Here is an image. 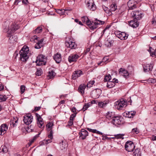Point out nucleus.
Masks as SVG:
<instances>
[{
    "instance_id": "22",
    "label": "nucleus",
    "mask_w": 156,
    "mask_h": 156,
    "mask_svg": "<svg viewBox=\"0 0 156 156\" xmlns=\"http://www.w3.org/2000/svg\"><path fill=\"white\" fill-rule=\"evenodd\" d=\"M44 38H42L40 40H38L35 45V48L37 49H39L41 48L44 45Z\"/></svg>"
},
{
    "instance_id": "46",
    "label": "nucleus",
    "mask_w": 156,
    "mask_h": 156,
    "mask_svg": "<svg viewBox=\"0 0 156 156\" xmlns=\"http://www.w3.org/2000/svg\"><path fill=\"white\" fill-rule=\"evenodd\" d=\"M39 40V38L37 37V36H34L33 37L31 38L30 40L31 41H34V42H37Z\"/></svg>"
},
{
    "instance_id": "31",
    "label": "nucleus",
    "mask_w": 156,
    "mask_h": 156,
    "mask_svg": "<svg viewBox=\"0 0 156 156\" xmlns=\"http://www.w3.org/2000/svg\"><path fill=\"white\" fill-rule=\"evenodd\" d=\"M68 145L66 142H64L62 140L60 143V148L62 150H64L67 147Z\"/></svg>"
},
{
    "instance_id": "23",
    "label": "nucleus",
    "mask_w": 156,
    "mask_h": 156,
    "mask_svg": "<svg viewBox=\"0 0 156 156\" xmlns=\"http://www.w3.org/2000/svg\"><path fill=\"white\" fill-rule=\"evenodd\" d=\"M138 20L134 19L133 20L129 22V25L133 28L137 27L139 25Z\"/></svg>"
},
{
    "instance_id": "32",
    "label": "nucleus",
    "mask_w": 156,
    "mask_h": 156,
    "mask_svg": "<svg viewBox=\"0 0 156 156\" xmlns=\"http://www.w3.org/2000/svg\"><path fill=\"white\" fill-rule=\"evenodd\" d=\"M115 116L114 113L112 112H108L106 113V118L108 119H112Z\"/></svg>"
},
{
    "instance_id": "51",
    "label": "nucleus",
    "mask_w": 156,
    "mask_h": 156,
    "mask_svg": "<svg viewBox=\"0 0 156 156\" xmlns=\"http://www.w3.org/2000/svg\"><path fill=\"white\" fill-rule=\"evenodd\" d=\"M25 87L24 85H21L20 87V89L21 93V94H23L25 91Z\"/></svg>"
},
{
    "instance_id": "15",
    "label": "nucleus",
    "mask_w": 156,
    "mask_h": 156,
    "mask_svg": "<svg viewBox=\"0 0 156 156\" xmlns=\"http://www.w3.org/2000/svg\"><path fill=\"white\" fill-rule=\"evenodd\" d=\"M36 116L37 118V124L40 128H43L44 126V122L43 121V119L40 115H39L37 113L36 114Z\"/></svg>"
},
{
    "instance_id": "38",
    "label": "nucleus",
    "mask_w": 156,
    "mask_h": 156,
    "mask_svg": "<svg viewBox=\"0 0 156 156\" xmlns=\"http://www.w3.org/2000/svg\"><path fill=\"white\" fill-rule=\"evenodd\" d=\"M81 20L83 22L86 23L87 25L90 23V21L89 20L88 17L86 16H84L81 18Z\"/></svg>"
},
{
    "instance_id": "60",
    "label": "nucleus",
    "mask_w": 156,
    "mask_h": 156,
    "mask_svg": "<svg viewBox=\"0 0 156 156\" xmlns=\"http://www.w3.org/2000/svg\"><path fill=\"white\" fill-rule=\"evenodd\" d=\"M18 51H16L15 53H14V58L16 59V58L18 56Z\"/></svg>"
},
{
    "instance_id": "17",
    "label": "nucleus",
    "mask_w": 156,
    "mask_h": 156,
    "mask_svg": "<svg viewBox=\"0 0 156 156\" xmlns=\"http://www.w3.org/2000/svg\"><path fill=\"white\" fill-rule=\"evenodd\" d=\"M119 73L125 78H128L129 77V73L128 71L124 68H120L119 70Z\"/></svg>"
},
{
    "instance_id": "7",
    "label": "nucleus",
    "mask_w": 156,
    "mask_h": 156,
    "mask_svg": "<svg viewBox=\"0 0 156 156\" xmlns=\"http://www.w3.org/2000/svg\"><path fill=\"white\" fill-rule=\"evenodd\" d=\"M23 122L26 125L30 124L33 121V117L30 114H28L23 116Z\"/></svg>"
},
{
    "instance_id": "39",
    "label": "nucleus",
    "mask_w": 156,
    "mask_h": 156,
    "mask_svg": "<svg viewBox=\"0 0 156 156\" xmlns=\"http://www.w3.org/2000/svg\"><path fill=\"white\" fill-rule=\"evenodd\" d=\"M55 75V73L52 70L49 71L48 73V77L49 79H52L53 78Z\"/></svg>"
},
{
    "instance_id": "13",
    "label": "nucleus",
    "mask_w": 156,
    "mask_h": 156,
    "mask_svg": "<svg viewBox=\"0 0 156 156\" xmlns=\"http://www.w3.org/2000/svg\"><path fill=\"white\" fill-rule=\"evenodd\" d=\"M116 36L121 40L126 39L128 36V35L124 32H121L120 31L117 32L116 33Z\"/></svg>"
},
{
    "instance_id": "28",
    "label": "nucleus",
    "mask_w": 156,
    "mask_h": 156,
    "mask_svg": "<svg viewBox=\"0 0 156 156\" xmlns=\"http://www.w3.org/2000/svg\"><path fill=\"white\" fill-rule=\"evenodd\" d=\"M53 126V124L51 122H49L46 125L47 128V130L48 131H50L49 133L53 134L52 127Z\"/></svg>"
},
{
    "instance_id": "61",
    "label": "nucleus",
    "mask_w": 156,
    "mask_h": 156,
    "mask_svg": "<svg viewBox=\"0 0 156 156\" xmlns=\"http://www.w3.org/2000/svg\"><path fill=\"white\" fill-rule=\"evenodd\" d=\"M21 1H22V0H15L14 3V5H18V3L19 2H20Z\"/></svg>"
},
{
    "instance_id": "9",
    "label": "nucleus",
    "mask_w": 156,
    "mask_h": 156,
    "mask_svg": "<svg viewBox=\"0 0 156 156\" xmlns=\"http://www.w3.org/2000/svg\"><path fill=\"white\" fill-rule=\"evenodd\" d=\"M116 107L118 109H122L123 107L126 106V103L124 100L122 99L115 102Z\"/></svg>"
},
{
    "instance_id": "25",
    "label": "nucleus",
    "mask_w": 156,
    "mask_h": 156,
    "mask_svg": "<svg viewBox=\"0 0 156 156\" xmlns=\"http://www.w3.org/2000/svg\"><path fill=\"white\" fill-rule=\"evenodd\" d=\"M71 10V9H57L56 10V12L60 15H63L66 13L67 14H68V12L67 11H70Z\"/></svg>"
},
{
    "instance_id": "47",
    "label": "nucleus",
    "mask_w": 156,
    "mask_h": 156,
    "mask_svg": "<svg viewBox=\"0 0 156 156\" xmlns=\"http://www.w3.org/2000/svg\"><path fill=\"white\" fill-rule=\"evenodd\" d=\"M151 22L153 26H156V16L155 17H153Z\"/></svg>"
},
{
    "instance_id": "52",
    "label": "nucleus",
    "mask_w": 156,
    "mask_h": 156,
    "mask_svg": "<svg viewBox=\"0 0 156 156\" xmlns=\"http://www.w3.org/2000/svg\"><path fill=\"white\" fill-rule=\"evenodd\" d=\"M148 82L149 83H155L156 82V80L155 79L153 78H149L148 80Z\"/></svg>"
},
{
    "instance_id": "33",
    "label": "nucleus",
    "mask_w": 156,
    "mask_h": 156,
    "mask_svg": "<svg viewBox=\"0 0 156 156\" xmlns=\"http://www.w3.org/2000/svg\"><path fill=\"white\" fill-rule=\"evenodd\" d=\"M113 42V41L110 39H108L105 42V45L107 47H110Z\"/></svg>"
},
{
    "instance_id": "54",
    "label": "nucleus",
    "mask_w": 156,
    "mask_h": 156,
    "mask_svg": "<svg viewBox=\"0 0 156 156\" xmlns=\"http://www.w3.org/2000/svg\"><path fill=\"white\" fill-rule=\"evenodd\" d=\"M74 21L75 22L78 23L79 25L81 26L83 25V24H82V23L81 21H79L78 19H75L74 20Z\"/></svg>"
},
{
    "instance_id": "58",
    "label": "nucleus",
    "mask_w": 156,
    "mask_h": 156,
    "mask_svg": "<svg viewBox=\"0 0 156 156\" xmlns=\"http://www.w3.org/2000/svg\"><path fill=\"white\" fill-rule=\"evenodd\" d=\"M65 101L64 100H62L58 104V106H60L61 105L65 104Z\"/></svg>"
},
{
    "instance_id": "16",
    "label": "nucleus",
    "mask_w": 156,
    "mask_h": 156,
    "mask_svg": "<svg viewBox=\"0 0 156 156\" xmlns=\"http://www.w3.org/2000/svg\"><path fill=\"white\" fill-rule=\"evenodd\" d=\"M118 82V80L114 78L112 79V81H109L107 83V87L109 88H112L115 86V83H117Z\"/></svg>"
},
{
    "instance_id": "37",
    "label": "nucleus",
    "mask_w": 156,
    "mask_h": 156,
    "mask_svg": "<svg viewBox=\"0 0 156 156\" xmlns=\"http://www.w3.org/2000/svg\"><path fill=\"white\" fill-rule=\"evenodd\" d=\"M42 28L41 27H37L33 32V33L35 34L41 33L42 32Z\"/></svg>"
},
{
    "instance_id": "36",
    "label": "nucleus",
    "mask_w": 156,
    "mask_h": 156,
    "mask_svg": "<svg viewBox=\"0 0 156 156\" xmlns=\"http://www.w3.org/2000/svg\"><path fill=\"white\" fill-rule=\"evenodd\" d=\"M136 112H135L131 111L128 112L126 113V117L129 118H132L135 114Z\"/></svg>"
},
{
    "instance_id": "56",
    "label": "nucleus",
    "mask_w": 156,
    "mask_h": 156,
    "mask_svg": "<svg viewBox=\"0 0 156 156\" xmlns=\"http://www.w3.org/2000/svg\"><path fill=\"white\" fill-rule=\"evenodd\" d=\"M41 108V106L39 107H35V108L34 110V111L35 112H37L40 110Z\"/></svg>"
},
{
    "instance_id": "57",
    "label": "nucleus",
    "mask_w": 156,
    "mask_h": 156,
    "mask_svg": "<svg viewBox=\"0 0 156 156\" xmlns=\"http://www.w3.org/2000/svg\"><path fill=\"white\" fill-rule=\"evenodd\" d=\"M41 72L42 71L41 70H38L36 72V74L38 76L41 75Z\"/></svg>"
},
{
    "instance_id": "4",
    "label": "nucleus",
    "mask_w": 156,
    "mask_h": 156,
    "mask_svg": "<svg viewBox=\"0 0 156 156\" xmlns=\"http://www.w3.org/2000/svg\"><path fill=\"white\" fill-rule=\"evenodd\" d=\"M131 16L136 20H140L143 16L141 12L139 11H133L131 13Z\"/></svg>"
},
{
    "instance_id": "8",
    "label": "nucleus",
    "mask_w": 156,
    "mask_h": 156,
    "mask_svg": "<svg viewBox=\"0 0 156 156\" xmlns=\"http://www.w3.org/2000/svg\"><path fill=\"white\" fill-rule=\"evenodd\" d=\"M85 3L89 9L92 11L96 9V5L94 3L93 0H85Z\"/></svg>"
},
{
    "instance_id": "3",
    "label": "nucleus",
    "mask_w": 156,
    "mask_h": 156,
    "mask_svg": "<svg viewBox=\"0 0 156 156\" xmlns=\"http://www.w3.org/2000/svg\"><path fill=\"white\" fill-rule=\"evenodd\" d=\"M47 59L45 56L41 54L38 55L37 58L36 63L37 66L45 65L46 64Z\"/></svg>"
},
{
    "instance_id": "55",
    "label": "nucleus",
    "mask_w": 156,
    "mask_h": 156,
    "mask_svg": "<svg viewBox=\"0 0 156 156\" xmlns=\"http://www.w3.org/2000/svg\"><path fill=\"white\" fill-rule=\"evenodd\" d=\"M73 122L69 120L68 122V124L66 126H72L73 125Z\"/></svg>"
},
{
    "instance_id": "53",
    "label": "nucleus",
    "mask_w": 156,
    "mask_h": 156,
    "mask_svg": "<svg viewBox=\"0 0 156 156\" xmlns=\"http://www.w3.org/2000/svg\"><path fill=\"white\" fill-rule=\"evenodd\" d=\"M109 58L108 56H106L102 60V62H106L108 60Z\"/></svg>"
},
{
    "instance_id": "48",
    "label": "nucleus",
    "mask_w": 156,
    "mask_h": 156,
    "mask_svg": "<svg viewBox=\"0 0 156 156\" xmlns=\"http://www.w3.org/2000/svg\"><path fill=\"white\" fill-rule=\"evenodd\" d=\"M139 132V130L137 128L133 129L131 131L132 133H135L136 134H138Z\"/></svg>"
},
{
    "instance_id": "18",
    "label": "nucleus",
    "mask_w": 156,
    "mask_h": 156,
    "mask_svg": "<svg viewBox=\"0 0 156 156\" xmlns=\"http://www.w3.org/2000/svg\"><path fill=\"white\" fill-rule=\"evenodd\" d=\"M8 126L6 124H3L0 126V135L1 136L3 135L6 133L7 130Z\"/></svg>"
},
{
    "instance_id": "44",
    "label": "nucleus",
    "mask_w": 156,
    "mask_h": 156,
    "mask_svg": "<svg viewBox=\"0 0 156 156\" xmlns=\"http://www.w3.org/2000/svg\"><path fill=\"white\" fill-rule=\"evenodd\" d=\"M117 8V6L115 4H112L110 6V10L112 11H115Z\"/></svg>"
},
{
    "instance_id": "45",
    "label": "nucleus",
    "mask_w": 156,
    "mask_h": 156,
    "mask_svg": "<svg viewBox=\"0 0 156 156\" xmlns=\"http://www.w3.org/2000/svg\"><path fill=\"white\" fill-rule=\"evenodd\" d=\"M95 81L94 80L90 81L87 83L86 85L87 88H90L92 87Z\"/></svg>"
},
{
    "instance_id": "11",
    "label": "nucleus",
    "mask_w": 156,
    "mask_h": 156,
    "mask_svg": "<svg viewBox=\"0 0 156 156\" xmlns=\"http://www.w3.org/2000/svg\"><path fill=\"white\" fill-rule=\"evenodd\" d=\"M144 71L145 72L151 71L153 67V63H151L150 64H145L143 65Z\"/></svg>"
},
{
    "instance_id": "29",
    "label": "nucleus",
    "mask_w": 156,
    "mask_h": 156,
    "mask_svg": "<svg viewBox=\"0 0 156 156\" xmlns=\"http://www.w3.org/2000/svg\"><path fill=\"white\" fill-rule=\"evenodd\" d=\"M101 90L99 89H97L93 92L92 94L95 98H99L100 95Z\"/></svg>"
},
{
    "instance_id": "49",
    "label": "nucleus",
    "mask_w": 156,
    "mask_h": 156,
    "mask_svg": "<svg viewBox=\"0 0 156 156\" xmlns=\"http://www.w3.org/2000/svg\"><path fill=\"white\" fill-rule=\"evenodd\" d=\"M37 137V136H35L32 140H30V142L28 143L29 146H30L31 144L34 142V140L36 139Z\"/></svg>"
},
{
    "instance_id": "30",
    "label": "nucleus",
    "mask_w": 156,
    "mask_h": 156,
    "mask_svg": "<svg viewBox=\"0 0 156 156\" xmlns=\"http://www.w3.org/2000/svg\"><path fill=\"white\" fill-rule=\"evenodd\" d=\"M48 138H50V139L44 140V142L46 144H48L52 142V139L53 138V134H50V133H49L48 135Z\"/></svg>"
},
{
    "instance_id": "35",
    "label": "nucleus",
    "mask_w": 156,
    "mask_h": 156,
    "mask_svg": "<svg viewBox=\"0 0 156 156\" xmlns=\"http://www.w3.org/2000/svg\"><path fill=\"white\" fill-rule=\"evenodd\" d=\"M87 130L89 132L94 133H96L102 135L103 133L98 131L96 129H92L89 128H87Z\"/></svg>"
},
{
    "instance_id": "63",
    "label": "nucleus",
    "mask_w": 156,
    "mask_h": 156,
    "mask_svg": "<svg viewBox=\"0 0 156 156\" xmlns=\"http://www.w3.org/2000/svg\"><path fill=\"white\" fill-rule=\"evenodd\" d=\"M71 111L72 112L75 113L76 112V108L74 107H73L72 108Z\"/></svg>"
},
{
    "instance_id": "6",
    "label": "nucleus",
    "mask_w": 156,
    "mask_h": 156,
    "mask_svg": "<svg viewBox=\"0 0 156 156\" xmlns=\"http://www.w3.org/2000/svg\"><path fill=\"white\" fill-rule=\"evenodd\" d=\"M104 23V22L101 20H98L96 22H91L90 21V23H89L87 25L89 26V27L91 30H94L96 28L98 27V25L100 24H103Z\"/></svg>"
},
{
    "instance_id": "34",
    "label": "nucleus",
    "mask_w": 156,
    "mask_h": 156,
    "mask_svg": "<svg viewBox=\"0 0 156 156\" xmlns=\"http://www.w3.org/2000/svg\"><path fill=\"white\" fill-rule=\"evenodd\" d=\"M133 155L134 156H140L141 155L140 149L139 148L136 149L133 152Z\"/></svg>"
},
{
    "instance_id": "59",
    "label": "nucleus",
    "mask_w": 156,
    "mask_h": 156,
    "mask_svg": "<svg viewBox=\"0 0 156 156\" xmlns=\"http://www.w3.org/2000/svg\"><path fill=\"white\" fill-rule=\"evenodd\" d=\"M90 50V48H87L84 51V54L86 55L88 52Z\"/></svg>"
},
{
    "instance_id": "14",
    "label": "nucleus",
    "mask_w": 156,
    "mask_h": 156,
    "mask_svg": "<svg viewBox=\"0 0 156 156\" xmlns=\"http://www.w3.org/2000/svg\"><path fill=\"white\" fill-rule=\"evenodd\" d=\"M83 74L82 71L80 70H77L73 73L72 78L73 80H75Z\"/></svg>"
},
{
    "instance_id": "20",
    "label": "nucleus",
    "mask_w": 156,
    "mask_h": 156,
    "mask_svg": "<svg viewBox=\"0 0 156 156\" xmlns=\"http://www.w3.org/2000/svg\"><path fill=\"white\" fill-rule=\"evenodd\" d=\"M79 58V56L77 54H71L69 56L68 60L70 63L76 62Z\"/></svg>"
},
{
    "instance_id": "64",
    "label": "nucleus",
    "mask_w": 156,
    "mask_h": 156,
    "mask_svg": "<svg viewBox=\"0 0 156 156\" xmlns=\"http://www.w3.org/2000/svg\"><path fill=\"white\" fill-rule=\"evenodd\" d=\"M103 8L105 12H107V11L108 9V8L104 6H103Z\"/></svg>"
},
{
    "instance_id": "19",
    "label": "nucleus",
    "mask_w": 156,
    "mask_h": 156,
    "mask_svg": "<svg viewBox=\"0 0 156 156\" xmlns=\"http://www.w3.org/2000/svg\"><path fill=\"white\" fill-rule=\"evenodd\" d=\"M79 134L80 137L82 140H84L88 135V132L87 130L82 129L81 130V132L79 133Z\"/></svg>"
},
{
    "instance_id": "26",
    "label": "nucleus",
    "mask_w": 156,
    "mask_h": 156,
    "mask_svg": "<svg viewBox=\"0 0 156 156\" xmlns=\"http://www.w3.org/2000/svg\"><path fill=\"white\" fill-rule=\"evenodd\" d=\"M86 85L82 84L80 85L78 87V90L79 92L83 94L84 93V90L87 87Z\"/></svg>"
},
{
    "instance_id": "10",
    "label": "nucleus",
    "mask_w": 156,
    "mask_h": 156,
    "mask_svg": "<svg viewBox=\"0 0 156 156\" xmlns=\"http://www.w3.org/2000/svg\"><path fill=\"white\" fill-rule=\"evenodd\" d=\"M127 5L129 10H133L139 6L134 0H129L127 2Z\"/></svg>"
},
{
    "instance_id": "21",
    "label": "nucleus",
    "mask_w": 156,
    "mask_h": 156,
    "mask_svg": "<svg viewBox=\"0 0 156 156\" xmlns=\"http://www.w3.org/2000/svg\"><path fill=\"white\" fill-rule=\"evenodd\" d=\"M65 44L68 48L71 49H75L77 46L74 42H73L70 41H66Z\"/></svg>"
},
{
    "instance_id": "43",
    "label": "nucleus",
    "mask_w": 156,
    "mask_h": 156,
    "mask_svg": "<svg viewBox=\"0 0 156 156\" xmlns=\"http://www.w3.org/2000/svg\"><path fill=\"white\" fill-rule=\"evenodd\" d=\"M107 103L105 101L98 102V106L101 108L105 107Z\"/></svg>"
},
{
    "instance_id": "50",
    "label": "nucleus",
    "mask_w": 156,
    "mask_h": 156,
    "mask_svg": "<svg viewBox=\"0 0 156 156\" xmlns=\"http://www.w3.org/2000/svg\"><path fill=\"white\" fill-rule=\"evenodd\" d=\"M2 148V151L3 153H6L8 151V149L7 147L5 146H3L1 147Z\"/></svg>"
},
{
    "instance_id": "42",
    "label": "nucleus",
    "mask_w": 156,
    "mask_h": 156,
    "mask_svg": "<svg viewBox=\"0 0 156 156\" xmlns=\"http://www.w3.org/2000/svg\"><path fill=\"white\" fill-rule=\"evenodd\" d=\"M124 135V134H119L116 135H114V137H112V138H116V139H121L122 138V139H123L124 138L122 137Z\"/></svg>"
},
{
    "instance_id": "1",
    "label": "nucleus",
    "mask_w": 156,
    "mask_h": 156,
    "mask_svg": "<svg viewBox=\"0 0 156 156\" xmlns=\"http://www.w3.org/2000/svg\"><path fill=\"white\" fill-rule=\"evenodd\" d=\"M9 22L7 21L4 23L3 26H4V29L6 30H9L8 32V37H9V41L10 43H14L17 40V37L16 36L12 35L15 31L19 28L17 25H16L15 24L12 23L10 27L9 26Z\"/></svg>"
},
{
    "instance_id": "62",
    "label": "nucleus",
    "mask_w": 156,
    "mask_h": 156,
    "mask_svg": "<svg viewBox=\"0 0 156 156\" xmlns=\"http://www.w3.org/2000/svg\"><path fill=\"white\" fill-rule=\"evenodd\" d=\"M88 106H87V104H86L83 107V110L84 111L88 108Z\"/></svg>"
},
{
    "instance_id": "12",
    "label": "nucleus",
    "mask_w": 156,
    "mask_h": 156,
    "mask_svg": "<svg viewBox=\"0 0 156 156\" xmlns=\"http://www.w3.org/2000/svg\"><path fill=\"white\" fill-rule=\"evenodd\" d=\"M122 119L120 116H115L112 120V123L113 125H120L121 123Z\"/></svg>"
},
{
    "instance_id": "27",
    "label": "nucleus",
    "mask_w": 156,
    "mask_h": 156,
    "mask_svg": "<svg viewBox=\"0 0 156 156\" xmlns=\"http://www.w3.org/2000/svg\"><path fill=\"white\" fill-rule=\"evenodd\" d=\"M53 58L57 63H60L62 60L61 55L58 53H57L54 55Z\"/></svg>"
},
{
    "instance_id": "24",
    "label": "nucleus",
    "mask_w": 156,
    "mask_h": 156,
    "mask_svg": "<svg viewBox=\"0 0 156 156\" xmlns=\"http://www.w3.org/2000/svg\"><path fill=\"white\" fill-rule=\"evenodd\" d=\"M18 118L17 117H13L11 120L10 125L12 127H16L18 124Z\"/></svg>"
},
{
    "instance_id": "40",
    "label": "nucleus",
    "mask_w": 156,
    "mask_h": 156,
    "mask_svg": "<svg viewBox=\"0 0 156 156\" xmlns=\"http://www.w3.org/2000/svg\"><path fill=\"white\" fill-rule=\"evenodd\" d=\"M8 97L5 95H0V102L5 101Z\"/></svg>"
},
{
    "instance_id": "5",
    "label": "nucleus",
    "mask_w": 156,
    "mask_h": 156,
    "mask_svg": "<svg viewBox=\"0 0 156 156\" xmlns=\"http://www.w3.org/2000/svg\"><path fill=\"white\" fill-rule=\"evenodd\" d=\"M125 149L128 152L132 151L135 148L134 144L131 141H127L125 145Z\"/></svg>"
},
{
    "instance_id": "2",
    "label": "nucleus",
    "mask_w": 156,
    "mask_h": 156,
    "mask_svg": "<svg viewBox=\"0 0 156 156\" xmlns=\"http://www.w3.org/2000/svg\"><path fill=\"white\" fill-rule=\"evenodd\" d=\"M29 53V48L27 46H24L19 53L20 60L23 62L26 61L29 58L28 55Z\"/></svg>"
},
{
    "instance_id": "41",
    "label": "nucleus",
    "mask_w": 156,
    "mask_h": 156,
    "mask_svg": "<svg viewBox=\"0 0 156 156\" xmlns=\"http://www.w3.org/2000/svg\"><path fill=\"white\" fill-rule=\"evenodd\" d=\"M111 80V75L109 74L106 75L105 76L104 81L105 82L106 81H110Z\"/></svg>"
}]
</instances>
